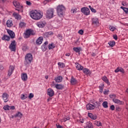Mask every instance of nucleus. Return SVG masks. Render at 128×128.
<instances>
[{"label": "nucleus", "instance_id": "f257e3e1", "mask_svg": "<svg viewBox=\"0 0 128 128\" xmlns=\"http://www.w3.org/2000/svg\"><path fill=\"white\" fill-rule=\"evenodd\" d=\"M30 16L33 20H40L42 18V14L36 10L32 12L30 14Z\"/></svg>", "mask_w": 128, "mask_h": 128}, {"label": "nucleus", "instance_id": "f03ea898", "mask_svg": "<svg viewBox=\"0 0 128 128\" xmlns=\"http://www.w3.org/2000/svg\"><path fill=\"white\" fill-rule=\"evenodd\" d=\"M66 10V8L62 5H58L57 6V12L59 16H62L64 14V10Z\"/></svg>", "mask_w": 128, "mask_h": 128}, {"label": "nucleus", "instance_id": "7ed1b4c3", "mask_svg": "<svg viewBox=\"0 0 128 128\" xmlns=\"http://www.w3.org/2000/svg\"><path fill=\"white\" fill-rule=\"evenodd\" d=\"M36 34V32L32 29H28L26 30V33H24L25 38H28L30 36H34Z\"/></svg>", "mask_w": 128, "mask_h": 128}, {"label": "nucleus", "instance_id": "20e7f679", "mask_svg": "<svg viewBox=\"0 0 128 128\" xmlns=\"http://www.w3.org/2000/svg\"><path fill=\"white\" fill-rule=\"evenodd\" d=\"M32 60V54H28L25 56V64H30Z\"/></svg>", "mask_w": 128, "mask_h": 128}, {"label": "nucleus", "instance_id": "39448f33", "mask_svg": "<svg viewBox=\"0 0 128 128\" xmlns=\"http://www.w3.org/2000/svg\"><path fill=\"white\" fill-rule=\"evenodd\" d=\"M46 17L47 18H52L54 17V9L50 8L48 9L46 14Z\"/></svg>", "mask_w": 128, "mask_h": 128}, {"label": "nucleus", "instance_id": "423d86ee", "mask_svg": "<svg viewBox=\"0 0 128 128\" xmlns=\"http://www.w3.org/2000/svg\"><path fill=\"white\" fill-rule=\"evenodd\" d=\"M16 40H13L11 44L9 46V48L11 52H16Z\"/></svg>", "mask_w": 128, "mask_h": 128}, {"label": "nucleus", "instance_id": "0eeeda50", "mask_svg": "<svg viewBox=\"0 0 128 128\" xmlns=\"http://www.w3.org/2000/svg\"><path fill=\"white\" fill-rule=\"evenodd\" d=\"M14 68H16V66L12 65H10L9 66V70H8V78H10V76L12 74V72H14Z\"/></svg>", "mask_w": 128, "mask_h": 128}, {"label": "nucleus", "instance_id": "6e6552de", "mask_svg": "<svg viewBox=\"0 0 128 128\" xmlns=\"http://www.w3.org/2000/svg\"><path fill=\"white\" fill-rule=\"evenodd\" d=\"M81 12H82V14H86V16H88V14H90V9H88V8H82Z\"/></svg>", "mask_w": 128, "mask_h": 128}, {"label": "nucleus", "instance_id": "1a4fd4ad", "mask_svg": "<svg viewBox=\"0 0 128 128\" xmlns=\"http://www.w3.org/2000/svg\"><path fill=\"white\" fill-rule=\"evenodd\" d=\"M47 94L52 98V96H54V91L52 89L50 88L47 90Z\"/></svg>", "mask_w": 128, "mask_h": 128}, {"label": "nucleus", "instance_id": "9d476101", "mask_svg": "<svg viewBox=\"0 0 128 128\" xmlns=\"http://www.w3.org/2000/svg\"><path fill=\"white\" fill-rule=\"evenodd\" d=\"M46 23L44 21H40L36 23V26L38 28H44V26Z\"/></svg>", "mask_w": 128, "mask_h": 128}, {"label": "nucleus", "instance_id": "9b49d317", "mask_svg": "<svg viewBox=\"0 0 128 128\" xmlns=\"http://www.w3.org/2000/svg\"><path fill=\"white\" fill-rule=\"evenodd\" d=\"M13 4L16 8H22V6H20V2L16 0L13 2Z\"/></svg>", "mask_w": 128, "mask_h": 128}, {"label": "nucleus", "instance_id": "f8f14e48", "mask_svg": "<svg viewBox=\"0 0 128 128\" xmlns=\"http://www.w3.org/2000/svg\"><path fill=\"white\" fill-rule=\"evenodd\" d=\"M7 32L8 34L10 36L11 38H14L16 36V34H14V32H12V30H8Z\"/></svg>", "mask_w": 128, "mask_h": 128}, {"label": "nucleus", "instance_id": "ddd939ff", "mask_svg": "<svg viewBox=\"0 0 128 128\" xmlns=\"http://www.w3.org/2000/svg\"><path fill=\"white\" fill-rule=\"evenodd\" d=\"M86 108L88 110H94L96 106L90 104H88L86 106Z\"/></svg>", "mask_w": 128, "mask_h": 128}, {"label": "nucleus", "instance_id": "4468645a", "mask_svg": "<svg viewBox=\"0 0 128 128\" xmlns=\"http://www.w3.org/2000/svg\"><path fill=\"white\" fill-rule=\"evenodd\" d=\"M8 94L4 93L2 94V99L4 101V102H8Z\"/></svg>", "mask_w": 128, "mask_h": 128}, {"label": "nucleus", "instance_id": "2eb2a0df", "mask_svg": "<svg viewBox=\"0 0 128 128\" xmlns=\"http://www.w3.org/2000/svg\"><path fill=\"white\" fill-rule=\"evenodd\" d=\"M43 40L44 38H42V37H39L36 41V44H38V46H40V44H42Z\"/></svg>", "mask_w": 128, "mask_h": 128}, {"label": "nucleus", "instance_id": "dca6fc26", "mask_svg": "<svg viewBox=\"0 0 128 128\" xmlns=\"http://www.w3.org/2000/svg\"><path fill=\"white\" fill-rule=\"evenodd\" d=\"M92 24H94V26H98V18H93L92 19Z\"/></svg>", "mask_w": 128, "mask_h": 128}, {"label": "nucleus", "instance_id": "f3484780", "mask_svg": "<svg viewBox=\"0 0 128 128\" xmlns=\"http://www.w3.org/2000/svg\"><path fill=\"white\" fill-rule=\"evenodd\" d=\"M88 116L91 118L92 120H96L98 118V116H96V114H93L92 113H88Z\"/></svg>", "mask_w": 128, "mask_h": 128}, {"label": "nucleus", "instance_id": "a211bd4d", "mask_svg": "<svg viewBox=\"0 0 128 128\" xmlns=\"http://www.w3.org/2000/svg\"><path fill=\"white\" fill-rule=\"evenodd\" d=\"M70 82H71V84L72 86H74V85L76 84H78V80H76L74 78V76H72V78H71V80H70Z\"/></svg>", "mask_w": 128, "mask_h": 128}, {"label": "nucleus", "instance_id": "6ab92c4d", "mask_svg": "<svg viewBox=\"0 0 128 128\" xmlns=\"http://www.w3.org/2000/svg\"><path fill=\"white\" fill-rule=\"evenodd\" d=\"M54 80L56 82H61L62 80V76H58L54 78Z\"/></svg>", "mask_w": 128, "mask_h": 128}, {"label": "nucleus", "instance_id": "aec40b11", "mask_svg": "<svg viewBox=\"0 0 128 128\" xmlns=\"http://www.w3.org/2000/svg\"><path fill=\"white\" fill-rule=\"evenodd\" d=\"M22 78L24 82H26V80H28V74L26 73L23 74L22 75Z\"/></svg>", "mask_w": 128, "mask_h": 128}, {"label": "nucleus", "instance_id": "412c9836", "mask_svg": "<svg viewBox=\"0 0 128 128\" xmlns=\"http://www.w3.org/2000/svg\"><path fill=\"white\" fill-rule=\"evenodd\" d=\"M6 24L8 28H12V26L13 25L12 20H7Z\"/></svg>", "mask_w": 128, "mask_h": 128}, {"label": "nucleus", "instance_id": "4be33fe9", "mask_svg": "<svg viewBox=\"0 0 128 128\" xmlns=\"http://www.w3.org/2000/svg\"><path fill=\"white\" fill-rule=\"evenodd\" d=\"M13 16L16 20H20L22 18L20 15L18 14L16 12H14L13 14Z\"/></svg>", "mask_w": 128, "mask_h": 128}, {"label": "nucleus", "instance_id": "5701e85b", "mask_svg": "<svg viewBox=\"0 0 128 128\" xmlns=\"http://www.w3.org/2000/svg\"><path fill=\"white\" fill-rule=\"evenodd\" d=\"M112 100L115 104H122V102L118 99L113 98Z\"/></svg>", "mask_w": 128, "mask_h": 128}, {"label": "nucleus", "instance_id": "b1692460", "mask_svg": "<svg viewBox=\"0 0 128 128\" xmlns=\"http://www.w3.org/2000/svg\"><path fill=\"white\" fill-rule=\"evenodd\" d=\"M55 88L57 90H62V88H64V86L62 84H57L55 86Z\"/></svg>", "mask_w": 128, "mask_h": 128}, {"label": "nucleus", "instance_id": "393cba45", "mask_svg": "<svg viewBox=\"0 0 128 128\" xmlns=\"http://www.w3.org/2000/svg\"><path fill=\"white\" fill-rule=\"evenodd\" d=\"M2 40H7V42H10V38L8 36V35H4V36L2 38Z\"/></svg>", "mask_w": 128, "mask_h": 128}, {"label": "nucleus", "instance_id": "a878e982", "mask_svg": "<svg viewBox=\"0 0 128 128\" xmlns=\"http://www.w3.org/2000/svg\"><path fill=\"white\" fill-rule=\"evenodd\" d=\"M83 72L84 74H90L92 73L90 70L86 68L83 69Z\"/></svg>", "mask_w": 128, "mask_h": 128}, {"label": "nucleus", "instance_id": "bb28decb", "mask_svg": "<svg viewBox=\"0 0 128 128\" xmlns=\"http://www.w3.org/2000/svg\"><path fill=\"white\" fill-rule=\"evenodd\" d=\"M70 116L65 115L62 119V120L63 122H66V120H70Z\"/></svg>", "mask_w": 128, "mask_h": 128}, {"label": "nucleus", "instance_id": "cd10ccee", "mask_svg": "<svg viewBox=\"0 0 128 128\" xmlns=\"http://www.w3.org/2000/svg\"><path fill=\"white\" fill-rule=\"evenodd\" d=\"M92 124L90 122H87L86 124V128H93Z\"/></svg>", "mask_w": 128, "mask_h": 128}, {"label": "nucleus", "instance_id": "c85d7f7f", "mask_svg": "<svg viewBox=\"0 0 128 128\" xmlns=\"http://www.w3.org/2000/svg\"><path fill=\"white\" fill-rule=\"evenodd\" d=\"M22 114L20 112H18L14 114V118H22Z\"/></svg>", "mask_w": 128, "mask_h": 128}, {"label": "nucleus", "instance_id": "c756f323", "mask_svg": "<svg viewBox=\"0 0 128 128\" xmlns=\"http://www.w3.org/2000/svg\"><path fill=\"white\" fill-rule=\"evenodd\" d=\"M76 68L78 70H84V66H82V65L80 64H78L76 66Z\"/></svg>", "mask_w": 128, "mask_h": 128}, {"label": "nucleus", "instance_id": "7c9ffc66", "mask_svg": "<svg viewBox=\"0 0 128 128\" xmlns=\"http://www.w3.org/2000/svg\"><path fill=\"white\" fill-rule=\"evenodd\" d=\"M102 80L106 82V84H110V82H108V78L106 76H104L102 78Z\"/></svg>", "mask_w": 128, "mask_h": 128}, {"label": "nucleus", "instance_id": "2f4dec72", "mask_svg": "<svg viewBox=\"0 0 128 128\" xmlns=\"http://www.w3.org/2000/svg\"><path fill=\"white\" fill-rule=\"evenodd\" d=\"M73 50L76 52H80V50H82V48H74Z\"/></svg>", "mask_w": 128, "mask_h": 128}, {"label": "nucleus", "instance_id": "473e14b6", "mask_svg": "<svg viewBox=\"0 0 128 128\" xmlns=\"http://www.w3.org/2000/svg\"><path fill=\"white\" fill-rule=\"evenodd\" d=\"M102 106L104 108H108V102L106 101L102 103Z\"/></svg>", "mask_w": 128, "mask_h": 128}, {"label": "nucleus", "instance_id": "72a5a7b5", "mask_svg": "<svg viewBox=\"0 0 128 128\" xmlns=\"http://www.w3.org/2000/svg\"><path fill=\"white\" fill-rule=\"evenodd\" d=\"M108 44L110 46L112 47L114 46V44H116V42L114 41H110L108 42Z\"/></svg>", "mask_w": 128, "mask_h": 128}, {"label": "nucleus", "instance_id": "f704fd0d", "mask_svg": "<svg viewBox=\"0 0 128 128\" xmlns=\"http://www.w3.org/2000/svg\"><path fill=\"white\" fill-rule=\"evenodd\" d=\"M21 100H26V98H28V96L26 94L24 95V94H22L21 95Z\"/></svg>", "mask_w": 128, "mask_h": 128}, {"label": "nucleus", "instance_id": "c9c22d12", "mask_svg": "<svg viewBox=\"0 0 128 128\" xmlns=\"http://www.w3.org/2000/svg\"><path fill=\"white\" fill-rule=\"evenodd\" d=\"M19 26L20 28H24V26H26V23L24 22H21L20 24H19Z\"/></svg>", "mask_w": 128, "mask_h": 128}, {"label": "nucleus", "instance_id": "e433bc0d", "mask_svg": "<svg viewBox=\"0 0 128 128\" xmlns=\"http://www.w3.org/2000/svg\"><path fill=\"white\" fill-rule=\"evenodd\" d=\"M58 65L59 66H60V68H64L65 66L64 64L60 62H58Z\"/></svg>", "mask_w": 128, "mask_h": 128}, {"label": "nucleus", "instance_id": "4c0bfd02", "mask_svg": "<svg viewBox=\"0 0 128 128\" xmlns=\"http://www.w3.org/2000/svg\"><path fill=\"white\" fill-rule=\"evenodd\" d=\"M120 8H122V10H124L126 12V14H128V8H126L123 6H121Z\"/></svg>", "mask_w": 128, "mask_h": 128}, {"label": "nucleus", "instance_id": "58836bf2", "mask_svg": "<svg viewBox=\"0 0 128 128\" xmlns=\"http://www.w3.org/2000/svg\"><path fill=\"white\" fill-rule=\"evenodd\" d=\"M109 28L110 30H111V32H114V30H116V28L114 27V26H110Z\"/></svg>", "mask_w": 128, "mask_h": 128}, {"label": "nucleus", "instance_id": "ea45409f", "mask_svg": "<svg viewBox=\"0 0 128 128\" xmlns=\"http://www.w3.org/2000/svg\"><path fill=\"white\" fill-rule=\"evenodd\" d=\"M49 50H52V48H54V44H50L48 46Z\"/></svg>", "mask_w": 128, "mask_h": 128}, {"label": "nucleus", "instance_id": "a19ab883", "mask_svg": "<svg viewBox=\"0 0 128 128\" xmlns=\"http://www.w3.org/2000/svg\"><path fill=\"white\" fill-rule=\"evenodd\" d=\"M45 34H46V36H52V34H54V32H46Z\"/></svg>", "mask_w": 128, "mask_h": 128}, {"label": "nucleus", "instance_id": "79ce46f5", "mask_svg": "<svg viewBox=\"0 0 128 128\" xmlns=\"http://www.w3.org/2000/svg\"><path fill=\"white\" fill-rule=\"evenodd\" d=\"M4 110H9V106H4Z\"/></svg>", "mask_w": 128, "mask_h": 128}, {"label": "nucleus", "instance_id": "37998d69", "mask_svg": "<svg viewBox=\"0 0 128 128\" xmlns=\"http://www.w3.org/2000/svg\"><path fill=\"white\" fill-rule=\"evenodd\" d=\"M96 124L97 126H102V122H96Z\"/></svg>", "mask_w": 128, "mask_h": 128}, {"label": "nucleus", "instance_id": "c03bdc74", "mask_svg": "<svg viewBox=\"0 0 128 128\" xmlns=\"http://www.w3.org/2000/svg\"><path fill=\"white\" fill-rule=\"evenodd\" d=\"M32 98H34V94L32 93H30L29 94L28 98H30V100H32Z\"/></svg>", "mask_w": 128, "mask_h": 128}, {"label": "nucleus", "instance_id": "a18cd8bd", "mask_svg": "<svg viewBox=\"0 0 128 128\" xmlns=\"http://www.w3.org/2000/svg\"><path fill=\"white\" fill-rule=\"evenodd\" d=\"M58 38H59V40H62V36L61 34H58Z\"/></svg>", "mask_w": 128, "mask_h": 128}, {"label": "nucleus", "instance_id": "49530a36", "mask_svg": "<svg viewBox=\"0 0 128 128\" xmlns=\"http://www.w3.org/2000/svg\"><path fill=\"white\" fill-rule=\"evenodd\" d=\"M78 32L80 34H82V35L84 34V31H83L82 30H80Z\"/></svg>", "mask_w": 128, "mask_h": 128}, {"label": "nucleus", "instance_id": "de8ad7c7", "mask_svg": "<svg viewBox=\"0 0 128 128\" xmlns=\"http://www.w3.org/2000/svg\"><path fill=\"white\" fill-rule=\"evenodd\" d=\"M16 107L14 106H9V110H14Z\"/></svg>", "mask_w": 128, "mask_h": 128}, {"label": "nucleus", "instance_id": "09e8293b", "mask_svg": "<svg viewBox=\"0 0 128 128\" xmlns=\"http://www.w3.org/2000/svg\"><path fill=\"white\" fill-rule=\"evenodd\" d=\"M26 4L27 6H32V2L30 1H26Z\"/></svg>", "mask_w": 128, "mask_h": 128}, {"label": "nucleus", "instance_id": "8fccbe9b", "mask_svg": "<svg viewBox=\"0 0 128 128\" xmlns=\"http://www.w3.org/2000/svg\"><path fill=\"white\" fill-rule=\"evenodd\" d=\"M110 110H114V105H112L110 107Z\"/></svg>", "mask_w": 128, "mask_h": 128}, {"label": "nucleus", "instance_id": "3c124183", "mask_svg": "<svg viewBox=\"0 0 128 128\" xmlns=\"http://www.w3.org/2000/svg\"><path fill=\"white\" fill-rule=\"evenodd\" d=\"M119 72H122L124 74V70L122 68H119Z\"/></svg>", "mask_w": 128, "mask_h": 128}, {"label": "nucleus", "instance_id": "603ef678", "mask_svg": "<svg viewBox=\"0 0 128 128\" xmlns=\"http://www.w3.org/2000/svg\"><path fill=\"white\" fill-rule=\"evenodd\" d=\"M76 9H72V12L73 13V14H76Z\"/></svg>", "mask_w": 128, "mask_h": 128}, {"label": "nucleus", "instance_id": "864d4df0", "mask_svg": "<svg viewBox=\"0 0 128 128\" xmlns=\"http://www.w3.org/2000/svg\"><path fill=\"white\" fill-rule=\"evenodd\" d=\"M90 10L92 12H94V14H95V12H96V10L94 8H91Z\"/></svg>", "mask_w": 128, "mask_h": 128}, {"label": "nucleus", "instance_id": "5fc2aeb1", "mask_svg": "<svg viewBox=\"0 0 128 128\" xmlns=\"http://www.w3.org/2000/svg\"><path fill=\"white\" fill-rule=\"evenodd\" d=\"M113 38H114V40H118V36H116V35H114V36H113Z\"/></svg>", "mask_w": 128, "mask_h": 128}, {"label": "nucleus", "instance_id": "6e6d98bb", "mask_svg": "<svg viewBox=\"0 0 128 128\" xmlns=\"http://www.w3.org/2000/svg\"><path fill=\"white\" fill-rule=\"evenodd\" d=\"M104 84H102V85H101L100 86H99L100 90H102V89L104 90Z\"/></svg>", "mask_w": 128, "mask_h": 128}, {"label": "nucleus", "instance_id": "4d7b16f0", "mask_svg": "<svg viewBox=\"0 0 128 128\" xmlns=\"http://www.w3.org/2000/svg\"><path fill=\"white\" fill-rule=\"evenodd\" d=\"M110 96L111 98H116V96L115 94L110 95Z\"/></svg>", "mask_w": 128, "mask_h": 128}, {"label": "nucleus", "instance_id": "13d9d810", "mask_svg": "<svg viewBox=\"0 0 128 128\" xmlns=\"http://www.w3.org/2000/svg\"><path fill=\"white\" fill-rule=\"evenodd\" d=\"M115 72H120V68H118L115 70Z\"/></svg>", "mask_w": 128, "mask_h": 128}, {"label": "nucleus", "instance_id": "bf43d9fd", "mask_svg": "<svg viewBox=\"0 0 128 128\" xmlns=\"http://www.w3.org/2000/svg\"><path fill=\"white\" fill-rule=\"evenodd\" d=\"M122 5L124 6H126V2H122Z\"/></svg>", "mask_w": 128, "mask_h": 128}, {"label": "nucleus", "instance_id": "052dcab7", "mask_svg": "<svg viewBox=\"0 0 128 128\" xmlns=\"http://www.w3.org/2000/svg\"><path fill=\"white\" fill-rule=\"evenodd\" d=\"M110 92L108 90H105L104 92V94H108V92Z\"/></svg>", "mask_w": 128, "mask_h": 128}, {"label": "nucleus", "instance_id": "680f3d73", "mask_svg": "<svg viewBox=\"0 0 128 128\" xmlns=\"http://www.w3.org/2000/svg\"><path fill=\"white\" fill-rule=\"evenodd\" d=\"M4 70V66H0V70Z\"/></svg>", "mask_w": 128, "mask_h": 128}, {"label": "nucleus", "instance_id": "e2e57ef3", "mask_svg": "<svg viewBox=\"0 0 128 128\" xmlns=\"http://www.w3.org/2000/svg\"><path fill=\"white\" fill-rule=\"evenodd\" d=\"M44 0L46 2H52V0Z\"/></svg>", "mask_w": 128, "mask_h": 128}, {"label": "nucleus", "instance_id": "0e129e2a", "mask_svg": "<svg viewBox=\"0 0 128 128\" xmlns=\"http://www.w3.org/2000/svg\"><path fill=\"white\" fill-rule=\"evenodd\" d=\"M66 56H70V53H67L66 54Z\"/></svg>", "mask_w": 128, "mask_h": 128}, {"label": "nucleus", "instance_id": "69168bd1", "mask_svg": "<svg viewBox=\"0 0 128 128\" xmlns=\"http://www.w3.org/2000/svg\"><path fill=\"white\" fill-rule=\"evenodd\" d=\"M57 128H62V126L60 125H58L57 126Z\"/></svg>", "mask_w": 128, "mask_h": 128}, {"label": "nucleus", "instance_id": "338daca9", "mask_svg": "<svg viewBox=\"0 0 128 128\" xmlns=\"http://www.w3.org/2000/svg\"><path fill=\"white\" fill-rule=\"evenodd\" d=\"M48 102H50V100H52V98H49L48 99Z\"/></svg>", "mask_w": 128, "mask_h": 128}, {"label": "nucleus", "instance_id": "774afa93", "mask_svg": "<svg viewBox=\"0 0 128 128\" xmlns=\"http://www.w3.org/2000/svg\"><path fill=\"white\" fill-rule=\"evenodd\" d=\"M102 90H104V89H100V92H102Z\"/></svg>", "mask_w": 128, "mask_h": 128}]
</instances>
